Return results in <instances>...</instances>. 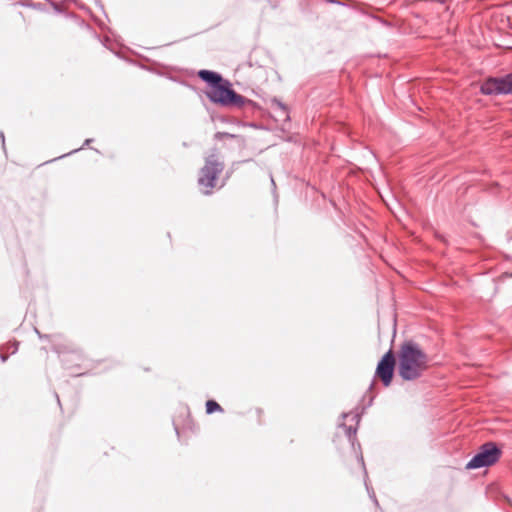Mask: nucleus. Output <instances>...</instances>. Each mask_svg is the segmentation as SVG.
Masks as SVG:
<instances>
[{"mask_svg":"<svg viewBox=\"0 0 512 512\" xmlns=\"http://www.w3.org/2000/svg\"><path fill=\"white\" fill-rule=\"evenodd\" d=\"M216 411H222L221 406L216 401H213V400L207 401L206 402V412L208 414H212Z\"/></svg>","mask_w":512,"mask_h":512,"instance_id":"nucleus-8","label":"nucleus"},{"mask_svg":"<svg viewBox=\"0 0 512 512\" xmlns=\"http://www.w3.org/2000/svg\"><path fill=\"white\" fill-rule=\"evenodd\" d=\"M395 367V358L392 351L389 350L379 361L376 374L379 376L384 386H389L392 380L393 372Z\"/></svg>","mask_w":512,"mask_h":512,"instance_id":"nucleus-6","label":"nucleus"},{"mask_svg":"<svg viewBox=\"0 0 512 512\" xmlns=\"http://www.w3.org/2000/svg\"><path fill=\"white\" fill-rule=\"evenodd\" d=\"M485 95L512 94V73L501 78H490L480 87Z\"/></svg>","mask_w":512,"mask_h":512,"instance_id":"nucleus-5","label":"nucleus"},{"mask_svg":"<svg viewBox=\"0 0 512 512\" xmlns=\"http://www.w3.org/2000/svg\"><path fill=\"white\" fill-rule=\"evenodd\" d=\"M341 426L345 430V433H346L345 436L347 437L348 441L351 443L352 446H354L356 428L346 427L345 425H341Z\"/></svg>","mask_w":512,"mask_h":512,"instance_id":"nucleus-9","label":"nucleus"},{"mask_svg":"<svg viewBox=\"0 0 512 512\" xmlns=\"http://www.w3.org/2000/svg\"><path fill=\"white\" fill-rule=\"evenodd\" d=\"M206 94L211 102L221 104L222 106L233 105L240 107L244 103V98L231 89L227 81L210 87Z\"/></svg>","mask_w":512,"mask_h":512,"instance_id":"nucleus-2","label":"nucleus"},{"mask_svg":"<svg viewBox=\"0 0 512 512\" xmlns=\"http://www.w3.org/2000/svg\"><path fill=\"white\" fill-rule=\"evenodd\" d=\"M427 367V356L414 342L402 345L399 354L398 372L407 381L418 378Z\"/></svg>","mask_w":512,"mask_h":512,"instance_id":"nucleus-1","label":"nucleus"},{"mask_svg":"<svg viewBox=\"0 0 512 512\" xmlns=\"http://www.w3.org/2000/svg\"><path fill=\"white\" fill-rule=\"evenodd\" d=\"M198 76L204 82L210 84V87L218 85L222 82V77L216 72L210 70H200Z\"/></svg>","mask_w":512,"mask_h":512,"instance_id":"nucleus-7","label":"nucleus"},{"mask_svg":"<svg viewBox=\"0 0 512 512\" xmlns=\"http://www.w3.org/2000/svg\"><path fill=\"white\" fill-rule=\"evenodd\" d=\"M215 137H216L217 139H222L223 137H231V138H232V137H234V135L229 134V133H225V132H218V133L215 135Z\"/></svg>","mask_w":512,"mask_h":512,"instance_id":"nucleus-10","label":"nucleus"},{"mask_svg":"<svg viewBox=\"0 0 512 512\" xmlns=\"http://www.w3.org/2000/svg\"><path fill=\"white\" fill-rule=\"evenodd\" d=\"M223 164L217 162L213 156L206 160L205 166L201 169L198 179L199 186L205 194H210L215 186L218 175L222 172Z\"/></svg>","mask_w":512,"mask_h":512,"instance_id":"nucleus-4","label":"nucleus"},{"mask_svg":"<svg viewBox=\"0 0 512 512\" xmlns=\"http://www.w3.org/2000/svg\"><path fill=\"white\" fill-rule=\"evenodd\" d=\"M501 456V450L493 442L480 446L478 452L466 464L467 469H478L495 464Z\"/></svg>","mask_w":512,"mask_h":512,"instance_id":"nucleus-3","label":"nucleus"}]
</instances>
